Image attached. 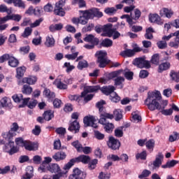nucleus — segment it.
Wrapping results in <instances>:
<instances>
[{"label": "nucleus", "instance_id": "nucleus-1", "mask_svg": "<svg viewBox=\"0 0 179 179\" xmlns=\"http://www.w3.org/2000/svg\"><path fill=\"white\" fill-rule=\"evenodd\" d=\"M162 93L160 91L155 90L154 92H149L148 93L147 99L144 101L145 106L148 108L150 111H155V110H161L160 100H162Z\"/></svg>", "mask_w": 179, "mask_h": 179}, {"label": "nucleus", "instance_id": "nucleus-2", "mask_svg": "<svg viewBox=\"0 0 179 179\" xmlns=\"http://www.w3.org/2000/svg\"><path fill=\"white\" fill-rule=\"evenodd\" d=\"M80 13L83 15L79 17L80 24H87L89 20L94 19V17H103V13L99 8H92L85 10H79Z\"/></svg>", "mask_w": 179, "mask_h": 179}, {"label": "nucleus", "instance_id": "nucleus-3", "mask_svg": "<svg viewBox=\"0 0 179 179\" xmlns=\"http://www.w3.org/2000/svg\"><path fill=\"white\" fill-rule=\"evenodd\" d=\"M90 162V157L89 155H82L78 157L71 159L64 166V170H69L75 163H83V164H87Z\"/></svg>", "mask_w": 179, "mask_h": 179}, {"label": "nucleus", "instance_id": "nucleus-4", "mask_svg": "<svg viewBox=\"0 0 179 179\" xmlns=\"http://www.w3.org/2000/svg\"><path fill=\"white\" fill-rule=\"evenodd\" d=\"M97 90H100V86H87L84 88V91L81 93L80 97H84V101L87 103V101H90L94 97V94H87V93H93L94 92H97Z\"/></svg>", "mask_w": 179, "mask_h": 179}, {"label": "nucleus", "instance_id": "nucleus-5", "mask_svg": "<svg viewBox=\"0 0 179 179\" xmlns=\"http://www.w3.org/2000/svg\"><path fill=\"white\" fill-rule=\"evenodd\" d=\"M95 55L97 57V62L99 64V68H106V66L108 64L106 58L107 57V52L106 50H99L96 52Z\"/></svg>", "mask_w": 179, "mask_h": 179}, {"label": "nucleus", "instance_id": "nucleus-6", "mask_svg": "<svg viewBox=\"0 0 179 179\" xmlns=\"http://www.w3.org/2000/svg\"><path fill=\"white\" fill-rule=\"evenodd\" d=\"M104 104H106V101H100L96 104L97 108H99L100 118L106 117L109 120H113V118H114V116L113 115V114L106 113V108H104L103 107Z\"/></svg>", "mask_w": 179, "mask_h": 179}, {"label": "nucleus", "instance_id": "nucleus-7", "mask_svg": "<svg viewBox=\"0 0 179 179\" xmlns=\"http://www.w3.org/2000/svg\"><path fill=\"white\" fill-rule=\"evenodd\" d=\"M133 65H135L137 68L149 69L150 68V62L145 59L143 57L136 58L133 61Z\"/></svg>", "mask_w": 179, "mask_h": 179}, {"label": "nucleus", "instance_id": "nucleus-8", "mask_svg": "<svg viewBox=\"0 0 179 179\" xmlns=\"http://www.w3.org/2000/svg\"><path fill=\"white\" fill-rule=\"evenodd\" d=\"M12 99L15 101V103H21V104L19 105L20 108H23L24 107H26L29 101H30V98L23 99V94H15L12 96Z\"/></svg>", "mask_w": 179, "mask_h": 179}, {"label": "nucleus", "instance_id": "nucleus-9", "mask_svg": "<svg viewBox=\"0 0 179 179\" xmlns=\"http://www.w3.org/2000/svg\"><path fill=\"white\" fill-rule=\"evenodd\" d=\"M120 75V71H113L107 74H105L103 77L99 79V83L103 85H106L108 83L111 79H114V78H117Z\"/></svg>", "mask_w": 179, "mask_h": 179}, {"label": "nucleus", "instance_id": "nucleus-10", "mask_svg": "<svg viewBox=\"0 0 179 179\" xmlns=\"http://www.w3.org/2000/svg\"><path fill=\"white\" fill-rule=\"evenodd\" d=\"M85 127H92V128H97V120L93 115L85 116L83 119Z\"/></svg>", "mask_w": 179, "mask_h": 179}, {"label": "nucleus", "instance_id": "nucleus-11", "mask_svg": "<svg viewBox=\"0 0 179 179\" xmlns=\"http://www.w3.org/2000/svg\"><path fill=\"white\" fill-rule=\"evenodd\" d=\"M64 5H65V0H60L55 4V8L54 10L55 15L57 16H65V11L64 10Z\"/></svg>", "mask_w": 179, "mask_h": 179}, {"label": "nucleus", "instance_id": "nucleus-12", "mask_svg": "<svg viewBox=\"0 0 179 179\" xmlns=\"http://www.w3.org/2000/svg\"><path fill=\"white\" fill-rule=\"evenodd\" d=\"M107 117H100L99 122V124H101V125H105L104 129L108 134H110L113 132V130L114 129V124L113 123H110L107 122Z\"/></svg>", "mask_w": 179, "mask_h": 179}, {"label": "nucleus", "instance_id": "nucleus-13", "mask_svg": "<svg viewBox=\"0 0 179 179\" xmlns=\"http://www.w3.org/2000/svg\"><path fill=\"white\" fill-rule=\"evenodd\" d=\"M86 178V173L76 168L73 169V174L70 175L69 179H84Z\"/></svg>", "mask_w": 179, "mask_h": 179}, {"label": "nucleus", "instance_id": "nucleus-14", "mask_svg": "<svg viewBox=\"0 0 179 179\" xmlns=\"http://www.w3.org/2000/svg\"><path fill=\"white\" fill-rule=\"evenodd\" d=\"M108 146L113 150H117V149H120L121 143H120V141L115 139L114 137H110L108 142Z\"/></svg>", "mask_w": 179, "mask_h": 179}, {"label": "nucleus", "instance_id": "nucleus-15", "mask_svg": "<svg viewBox=\"0 0 179 179\" xmlns=\"http://www.w3.org/2000/svg\"><path fill=\"white\" fill-rule=\"evenodd\" d=\"M64 76L60 75L59 76V78H57L53 82V85H55V86L57 87V89H59L60 90H66L68 89V85L64 83L62 80V78Z\"/></svg>", "mask_w": 179, "mask_h": 179}, {"label": "nucleus", "instance_id": "nucleus-16", "mask_svg": "<svg viewBox=\"0 0 179 179\" xmlns=\"http://www.w3.org/2000/svg\"><path fill=\"white\" fill-rule=\"evenodd\" d=\"M103 34L102 36H105L106 37H112L113 34H114V29H113L112 24H108L102 27Z\"/></svg>", "mask_w": 179, "mask_h": 179}, {"label": "nucleus", "instance_id": "nucleus-17", "mask_svg": "<svg viewBox=\"0 0 179 179\" xmlns=\"http://www.w3.org/2000/svg\"><path fill=\"white\" fill-rule=\"evenodd\" d=\"M164 158V156L161 152H159L157 155V157L155 158V160L152 163V165H153L152 169H153V170H156V169H159V167H160V166H162V163L163 162V159Z\"/></svg>", "mask_w": 179, "mask_h": 179}, {"label": "nucleus", "instance_id": "nucleus-18", "mask_svg": "<svg viewBox=\"0 0 179 179\" xmlns=\"http://www.w3.org/2000/svg\"><path fill=\"white\" fill-rule=\"evenodd\" d=\"M160 16L167 17L168 19H171V17L174 15V11L173 10L163 8L159 11Z\"/></svg>", "mask_w": 179, "mask_h": 179}, {"label": "nucleus", "instance_id": "nucleus-19", "mask_svg": "<svg viewBox=\"0 0 179 179\" xmlns=\"http://www.w3.org/2000/svg\"><path fill=\"white\" fill-rule=\"evenodd\" d=\"M52 162V159L50 157H46L44 158V161L42 162L41 166L38 168V171H41V173L45 172L47 170V167H48V164Z\"/></svg>", "mask_w": 179, "mask_h": 179}, {"label": "nucleus", "instance_id": "nucleus-20", "mask_svg": "<svg viewBox=\"0 0 179 179\" xmlns=\"http://www.w3.org/2000/svg\"><path fill=\"white\" fill-rule=\"evenodd\" d=\"M115 90V87L113 85L103 86L101 88V92L106 96H110L113 94V92Z\"/></svg>", "mask_w": 179, "mask_h": 179}, {"label": "nucleus", "instance_id": "nucleus-21", "mask_svg": "<svg viewBox=\"0 0 179 179\" xmlns=\"http://www.w3.org/2000/svg\"><path fill=\"white\" fill-rule=\"evenodd\" d=\"M68 129L69 131H71V132L75 131V134H78V132H79V129H80V124H79V122H78V120L72 122Z\"/></svg>", "mask_w": 179, "mask_h": 179}, {"label": "nucleus", "instance_id": "nucleus-22", "mask_svg": "<svg viewBox=\"0 0 179 179\" xmlns=\"http://www.w3.org/2000/svg\"><path fill=\"white\" fill-rule=\"evenodd\" d=\"M24 148L26 149V150H38V144L37 143H31L30 141H27Z\"/></svg>", "mask_w": 179, "mask_h": 179}, {"label": "nucleus", "instance_id": "nucleus-23", "mask_svg": "<svg viewBox=\"0 0 179 179\" xmlns=\"http://www.w3.org/2000/svg\"><path fill=\"white\" fill-rule=\"evenodd\" d=\"M150 22H151V23H156V24H163L162 18H160V16H159L157 14H152L150 15Z\"/></svg>", "mask_w": 179, "mask_h": 179}, {"label": "nucleus", "instance_id": "nucleus-24", "mask_svg": "<svg viewBox=\"0 0 179 179\" xmlns=\"http://www.w3.org/2000/svg\"><path fill=\"white\" fill-rule=\"evenodd\" d=\"M52 157L56 162H61V160L66 159V154L64 151H59L56 152Z\"/></svg>", "mask_w": 179, "mask_h": 179}, {"label": "nucleus", "instance_id": "nucleus-25", "mask_svg": "<svg viewBox=\"0 0 179 179\" xmlns=\"http://www.w3.org/2000/svg\"><path fill=\"white\" fill-rule=\"evenodd\" d=\"M84 41L90 43L91 44L94 45L99 44V38L94 37L92 34H89L85 38H84Z\"/></svg>", "mask_w": 179, "mask_h": 179}, {"label": "nucleus", "instance_id": "nucleus-26", "mask_svg": "<svg viewBox=\"0 0 179 179\" xmlns=\"http://www.w3.org/2000/svg\"><path fill=\"white\" fill-rule=\"evenodd\" d=\"M120 55L124 58H131L135 55L134 50L126 49L120 52Z\"/></svg>", "mask_w": 179, "mask_h": 179}, {"label": "nucleus", "instance_id": "nucleus-27", "mask_svg": "<svg viewBox=\"0 0 179 179\" xmlns=\"http://www.w3.org/2000/svg\"><path fill=\"white\" fill-rule=\"evenodd\" d=\"M62 29H64V24H62V23H59V24H51L49 27V30L52 33H54L55 31H58L59 30H62Z\"/></svg>", "mask_w": 179, "mask_h": 179}, {"label": "nucleus", "instance_id": "nucleus-28", "mask_svg": "<svg viewBox=\"0 0 179 179\" xmlns=\"http://www.w3.org/2000/svg\"><path fill=\"white\" fill-rule=\"evenodd\" d=\"M48 170L50 171V173H59V171H61V168H59V166L57 164H52L48 165Z\"/></svg>", "mask_w": 179, "mask_h": 179}, {"label": "nucleus", "instance_id": "nucleus-29", "mask_svg": "<svg viewBox=\"0 0 179 179\" xmlns=\"http://www.w3.org/2000/svg\"><path fill=\"white\" fill-rule=\"evenodd\" d=\"M45 45L48 48H52L55 45V40L52 36H47L45 42Z\"/></svg>", "mask_w": 179, "mask_h": 179}, {"label": "nucleus", "instance_id": "nucleus-30", "mask_svg": "<svg viewBox=\"0 0 179 179\" xmlns=\"http://www.w3.org/2000/svg\"><path fill=\"white\" fill-rule=\"evenodd\" d=\"M8 65L11 66V68H16V66L19 65V60L11 55L8 59Z\"/></svg>", "mask_w": 179, "mask_h": 179}, {"label": "nucleus", "instance_id": "nucleus-31", "mask_svg": "<svg viewBox=\"0 0 179 179\" xmlns=\"http://www.w3.org/2000/svg\"><path fill=\"white\" fill-rule=\"evenodd\" d=\"M2 107H12V103L10 102V99L5 96L2 98L0 101Z\"/></svg>", "mask_w": 179, "mask_h": 179}, {"label": "nucleus", "instance_id": "nucleus-32", "mask_svg": "<svg viewBox=\"0 0 179 179\" xmlns=\"http://www.w3.org/2000/svg\"><path fill=\"white\" fill-rule=\"evenodd\" d=\"M43 117L45 121H50L54 118V112L52 110H46L43 115Z\"/></svg>", "mask_w": 179, "mask_h": 179}, {"label": "nucleus", "instance_id": "nucleus-33", "mask_svg": "<svg viewBox=\"0 0 179 179\" xmlns=\"http://www.w3.org/2000/svg\"><path fill=\"white\" fill-rule=\"evenodd\" d=\"M176 164H178V161L177 160H171L169 161L164 165H162V169H171L176 166Z\"/></svg>", "mask_w": 179, "mask_h": 179}, {"label": "nucleus", "instance_id": "nucleus-34", "mask_svg": "<svg viewBox=\"0 0 179 179\" xmlns=\"http://www.w3.org/2000/svg\"><path fill=\"white\" fill-rule=\"evenodd\" d=\"M6 17L7 19V22L8 20H14L15 22H20V20H22V15L19 14H13L11 15H6Z\"/></svg>", "mask_w": 179, "mask_h": 179}, {"label": "nucleus", "instance_id": "nucleus-35", "mask_svg": "<svg viewBox=\"0 0 179 179\" xmlns=\"http://www.w3.org/2000/svg\"><path fill=\"white\" fill-rule=\"evenodd\" d=\"M23 83H27L28 85H34L37 82L36 77H28L22 79Z\"/></svg>", "mask_w": 179, "mask_h": 179}, {"label": "nucleus", "instance_id": "nucleus-36", "mask_svg": "<svg viewBox=\"0 0 179 179\" xmlns=\"http://www.w3.org/2000/svg\"><path fill=\"white\" fill-rule=\"evenodd\" d=\"M169 76H170L171 80H173L174 82H176L177 83H178V82H179V71L176 72L172 70L170 72Z\"/></svg>", "mask_w": 179, "mask_h": 179}, {"label": "nucleus", "instance_id": "nucleus-37", "mask_svg": "<svg viewBox=\"0 0 179 179\" xmlns=\"http://www.w3.org/2000/svg\"><path fill=\"white\" fill-rule=\"evenodd\" d=\"M152 33H155V30H153V28L149 27L145 31V38L147 40H152L153 38V34Z\"/></svg>", "mask_w": 179, "mask_h": 179}, {"label": "nucleus", "instance_id": "nucleus-38", "mask_svg": "<svg viewBox=\"0 0 179 179\" xmlns=\"http://www.w3.org/2000/svg\"><path fill=\"white\" fill-rule=\"evenodd\" d=\"M14 6L16 8H20L21 9H26V3L23 0H14Z\"/></svg>", "mask_w": 179, "mask_h": 179}, {"label": "nucleus", "instance_id": "nucleus-39", "mask_svg": "<svg viewBox=\"0 0 179 179\" xmlns=\"http://www.w3.org/2000/svg\"><path fill=\"white\" fill-rule=\"evenodd\" d=\"M113 118L115 117V121H120L122 120V112H121L120 109H116L113 111Z\"/></svg>", "mask_w": 179, "mask_h": 179}, {"label": "nucleus", "instance_id": "nucleus-40", "mask_svg": "<svg viewBox=\"0 0 179 179\" xmlns=\"http://www.w3.org/2000/svg\"><path fill=\"white\" fill-rule=\"evenodd\" d=\"M22 92L23 93V94H31L32 92H33V88H31V87H30V85H24L22 89Z\"/></svg>", "mask_w": 179, "mask_h": 179}, {"label": "nucleus", "instance_id": "nucleus-41", "mask_svg": "<svg viewBox=\"0 0 179 179\" xmlns=\"http://www.w3.org/2000/svg\"><path fill=\"white\" fill-rule=\"evenodd\" d=\"M124 81L125 78H124V77L119 76L115 79V86H120V88L122 89V83H124Z\"/></svg>", "mask_w": 179, "mask_h": 179}, {"label": "nucleus", "instance_id": "nucleus-42", "mask_svg": "<svg viewBox=\"0 0 179 179\" xmlns=\"http://www.w3.org/2000/svg\"><path fill=\"white\" fill-rule=\"evenodd\" d=\"M170 68V64L169 62L162 63L159 66L158 72L162 73L163 71H167Z\"/></svg>", "mask_w": 179, "mask_h": 179}, {"label": "nucleus", "instance_id": "nucleus-43", "mask_svg": "<svg viewBox=\"0 0 179 179\" xmlns=\"http://www.w3.org/2000/svg\"><path fill=\"white\" fill-rule=\"evenodd\" d=\"M24 72H26V67L21 66L17 68V78L20 79L24 75Z\"/></svg>", "mask_w": 179, "mask_h": 179}, {"label": "nucleus", "instance_id": "nucleus-44", "mask_svg": "<svg viewBox=\"0 0 179 179\" xmlns=\"http://www.w3.org/2000/svg\"><path fill=\"white\" fill-rule=\"evenodd\" d=\"M8 13V15H10L12 13V9L8 8L5 4L0 5V13Z\"/></svg>", "mask_w": 179, "mask_h": 179}, {"label": "nucleus", "instance_id": "nucleus-45", "mask_svg": "<svg viewBox=\"0 0 179 179\" xmlns=\"http://www.w3.org/2000/svg\"><path fill=\"white\" fill-rule=\"evenodd\" d=\"M32 31L33 29H31V27H28L25 28L24 32L22 34V37H23L24 38H27L29 36L31 35Z\"/></svg>", "mask_w": 179, "mask_h": 179}, {"label": "nucleus", "instance_id": "nucleus-46", "mask_svg": "<svg viewBox=\"0 0 179 179\" xmlns=\"http://www.w3.org/2000/svg\"><path fill=\"white\" fill-rule=\"evenodd\" d=\"M87 66H89L86 60H82L78 62L77 68L80 71H82V69H84V68H87Z\"/></svg>", "mask_w": 179, "mask_h": 179}, {"label": "nucleus", "instance_id": "nucleus-47", "mask_svg": "<svg viewBox=\"0 0 179 179\" xmlns=\"http://www.w3.org/2000/svg\"><path fill=\"white\" fill-rule=\"evenodd\" d=\"M71 146L76 149L77 152H82V144L79 142V141H75L71 143Z\"/></svg>", "mask_w": 179, "mask_h": 179}, {"label": "nucleus", "instance_id": "nucleus-48", "mask_svg": "<svg viewBox=\"0 0 179 179\" xmlns=\"http://www.w3.org/2000/svg\"><path fill=\"white\" fill-rule=\"evenodd\" d=\"M110 99L111 101H113V103H118V101H120V100H121V98L120 97V96H118V94L115 92H113L110 95Z\"/></svg>", "mask_w": 179, "mask_h": 179}, {"label": "nucleus", "instance_id": "nucleus-49", "mask_svg": "<svg viewBox=\"0 0 179 179\" xmlns=\"http://www.w3.org/2000/svg\"><path fill=\"white\" fill-rule=\"evenodd\" d=\"M63 68H66V72L67 73H69L72 72V71H73V69H75V66L71 65V63H69V62H65L63 66Z\"/></svg>", "mask_w": 179, "mask_h": 179}, {"label": "nucleus", "instance_id": "nucleus-50", "mask_svg": "<svg viewBox=\"0 0 179 179\" xmlns=\"http://www.w3.org/2000/svg\"><path fill=\"white\" fill-rule=\"evenodd\" d=\"M120 19H126V21L129 24V26H132L134 24V21L132 20V17L128 14L122 15L120 17Z\"/></svg>", "mask_w": 179, "mask_h": 179}, {"label": "nucleus", "instance_id": "nucleus-51", "mask_svg": "<svg viewBox=\"0 0 179 179\" xmlns=\"http://www.w3.org/2000/svg\"><path fill=\"white\" fill-rule=\"evenodd\" d=\"M13 145H15V142L10 141L8 142V143H7L4 145V147H3L4 152H6V153H9V152H10V149L12 148V146H13Z\"/></svg>", "mask_w": 179, "mask_h": 179}, {"label": "nucleus", "instance_id": "nucleus-52", "mask_svg": "<svg viewBox=\"0 0 179 179\" xmlns=\"http://www.w3.org/2000/svg\"><path fill=\"white\" fill-rule=\"evenodd\" d=\"M113 45V41L108 38H105L101 42L102 47H111Z\"/></svg>", "mask_w": 179, "mask_h": 179}, {"label": "nucleus", "instance_id": "nucleus-53", "mask_svg": "<svg viewBox=\"0 0 179 179\" xmlns=\"http://www.w3.org/2000/svg\"><path fill=\"white\" fill-rule=\"evenodd\" d=\"M15 135L16 133H13V131H11L10 130L8 132L3 134V138H5V139H7L8 141H9V142H10L12 138H13V136H15Z\"/></svg>", "mask_w": 179, "mask_h": 179}, {"label": "nucleus", "instance_id": "nucleus-54", "mask_svg": "<svg viewBox=\"0 0 179 179\" xmlns=\"http://www.w3.org/2000/svg\"><path fill=\"white\" fill-rule=\"evenodd\" d=\"M28 170H30V173L27 172L26 174L23 176V179H30L33 177V167L32 166H28Z\"/></svg>", "mask_w": 179, "mask_h": 179}, {"label": "nucleus", "instance_id": "nucleus-55", "mask_svg": "<svg viewBox=\"0 0 179 179\" xmlns=\"http://www.w3.org/2000/svg\"><path fill=\"white\" fill-rule=\"evenodd\" d=\"M157 45L159 50H166L167 48V42L166 41H160L157 43Z\"/></svg>", "mask_w": 179, "mask_h": 179}, {"label": "nucleus", "instance_id": "nucleus-56", "mask_svg": "<svg viewBox=\"0 0 179 179\" xmlns=\"http://www.w3.org/2000/svg\"><path fill=\"white\" fill-rule=\"evenodd\" d=\"M27 142V141H24L22 138H17L15 139V143L16 145H17L18 146H22V148H24V145H26V143Z\"/></svg>", "mask_w": 179, "mask_h": 179}, {"label": "nucleus", "instance_id": "nucleus-57", "mask_svg": "<svg viewBox=\"0 0 179 179\" xmlns=\"http://www.w3.org/2000/svg\"><path fill=\"white\" fill-rule=\"evenodd\" d=\"M150 174H152V172L148 169L143 170L141 175L138 176V178H146L149 177Z\"/></svg>", "mask_w": 179, "mask_h": 179}, {"label": "nucleus", "instance_id": "nucleus-58", "mask_svg": "<svg viewBox=\"0 0 179 179\" xmlns=\"http://www.w3.org/2000/svg\"><path fill=\"white\" fill-rule=\"evenodd\" d=\"M162 94L165 97H167V98L171 97V95L173 94V90H171V88H166L163 90Z\"/></svg>", "mask_w": 179, "mask_h": 179}, {"label": "nucleus", "instance_id": "nucleus-59", "mask_svg": "<svg viewBox=\"0 0 179 179\" xmlns=\"http://www.w3.org/2000/svg\"><path fill=\"white\" fill-rule=\"evenodd\" d=\"M78 55H79V52H76L70 55H66L65 58H66L67 59H71L73 61V59H76V58H78Z\"/></svg>", "mask_w": 179, "mask_h": 179}, {"label": "nucleus", "instance_id": "nucleus-60", "mask_svg": "<svg viewBox=\"0 0 179 179\" xmlns=\"http://www.w3.org/2000/svg\"><path fill=\"white\" fill-rule=\"evenodd\" d=\"M179 139V134L177 132H173V134L169 136V142H176Z\"/></svg>", "mask_w": 179, "mask_h": 179}, {"label": "nucleus", "instance_id": "nucleus-61", "mask_svg": "<svg viewBox=\"0 0 179 179\" xmlns=\"http://www.w3.org/2000/svg\"><path fill=\"white\" fill-rule=\"evenodd\" d=\"M159 54H155L152 57L151 63L154 64V65H159Z\"/></svg>", "mask_w": 179, "mask_h": 179}, {"label": "nucleus", "instance_id": "nucleus-62", "mask_svg": "<svg viewBox=\"0 0 179 179\" xmlns=\"http://www.w3.org/2000/svg\"><path fill=\"white\" fill-rule=\"evenodd\" d=\"M10 56L9 54H4L0 57V64H3L6 61H9Z\"/></svg>", "mask_w": 179, "mask_h": 179}, {"label": "nucleus", "instance_id": "nucleus-63", "mask_svg": "<svg viewBox=\"0 0 179 179\" xmlns=\"http://www.w3.org/2000/svg\"><path fill=\"white\" fill-rule=\"evenodd\" d=\"M136 159L137 160L139 159H141V160H145L146 159V151H143L141 153L136 154Z\"/></svg>", "mask_w": 179, "mask_h": 179}, {"label": "nucleus", "instance_id": "nucleus-64", "mask_svg": "<svg viewBox=\"0 0 179 179\" xmlns=\"http://www.w3.org/2000/svg\"><path fill=\"white\" fill-rule=\"evenodd\" d=\"M124 77L127 80H132L134 79V72L132 71H126L124 73Z\"/></svg>", "mask_w": 179, "mask_h": 179}]
</instances>
